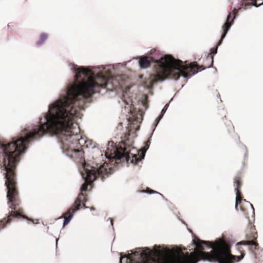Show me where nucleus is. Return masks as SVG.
<instances>
[{"mask_svg":"<svg viewBox=\"0 0 263 263\" xmlns=\"http://www.w3.org/2000/svg\"><path fill=\"white\" fill-rule=\"evenodd\" d=\"M108 220L110 221V224L113 227V220H112V219L109 218ZM112 229L114 230L113 228H112Z\"/></svg>","mask_w":263,"mask_h":263,"instance_id":"obj_31","label":"nucleus"},{"mask_svg":"<svg viewBox=\"0 0 263 263\" xmlns=\"http://www.w3.org/2000/svg\"><path fill=\"white\" fill-rule=\"evenodd\" d=\"M187 80H185L184 81V82H185V83H186V82H187Z\"/></svg>","mask_w":263,"mask_h":263,"instance_id":"obj_40","label":"nucleus"},{"mask_svg":"<svg viewBox=\"0 0 263 263\" xmlns=\"http://www.w3.org/2000/svg\"><path fill=\"white\" fill-rule=\"evenodd\" d=\"M14 143L13 142H11V140L10 141H8L6 140L1 139H0V146H3L4 145H6V147L10 146V145Z\"/></svg>","mask_w":263,"mask_h":263,"instance_id":"obj_16","label":"nucleus"},{"mask_svg":"<svg viewBox=\"0 0 263 263\" xmlns=\"http://www.w3.org/2000/svg\"><path fill=\"white\" fill-rule=\"evenodd\" d=\"M122 127V123H120L119 124V125H118V128H119L120 127Z\"/></svg>","mask_w":263,"mask_h":263,"instance_id":"obj_36","label":"nucleus"},{"mask_svg":"<svg viewBox=\"0 0 263 263\" xmlns=\"http://www.w3.org/2000/svg\"><path fill=\"white\" fill-rule=\"evenodd\" d=\"M211 60H212V62H211V64L210 66H209L207 68H214L213 66V60H214V58H213V56H211Z\"/></svg>","mask_w":263,"mask_h":263,"instance_id":"obj_24","label":"nucleus"},{"mask_svg":"<svg viewBox=\"0 0 263 263\" xmlns=\"http://www.w3.org/2000/svg\"><path fill=\"white\" fill-rule=\"evenodd\" d=\"M235 18L236 15L234 13L231 12L229 13L224 24L222 26L223 32L220 40H223L225 38L231 27L233 25Z\"/></svg>","mask_w":263,"mask_h":263,"instance_id":"obj_6","label":"nucleus"},{"mask_svg":"<svg viewBox=\"0 0 263 263\" xmlns=\"http://www.w3.org/2000/svg\"><path fill=\"white\" fill-rule=\"evenodd\" d=\"M81 176L84 181L80 188L81 193L79 194V197L76 199L71 208L68 209V212L73 213L80 210L82 208L80 197L84 196L83 192L87 191L88 187H91V183L96 180L95 175L93 174L92 167L90 166H83L81 170Z\"/></svg>","mask_w":263,"mask_h":263,"instance_id":"obj_4","label":"nucleus"},{"mask_svg":"<svg viewBox=\"0 0 263 263\" xmlns=\"http://www.w3.org/2000/svg\"><path fill=\"white\" fill-rule=\"evenodd\" d=\"M249 204H250V205L251 208V209H252V213H253V214L254 215L255 213H254V208L252 205V204H251L250 202H249Z\"/></svg>","mask_w":263,"mask_h":263,"instance_id":"obj_30","label":"nucleus"},{"mask_svg":"<svg viewBox=\"0 0 263 263\" xmlns=\"http://www.w3.org/2000/svg\"><path fill=\"white\" fill-rule=\"evenodd\" d=\"M238 245H246L250 247L251 249H256L257 247H258V244L257 242H255L254 240H243L237 243Z\"/></svg>","mask_w":263,"mask_h":263,"instance_id":"obj_12","label":"nucleus"},{"mask_svg":"<svg viewBox=\"0 0 263 263\" xmlns=\"http://www.w3.org/2000/svg\"><path fill=\"white\" fill-rule=\"evenodd\" d=\"M177 218L179 220H180L182 222V223H183L185 225H187V224L183 220L180 219V218L179 217H178Z\"/></svg>","mask_w":263,"mask_h":263,"instance_id":"obj_32","label":"nucleus"},{"mask_svg":"<svg viewBox=\"0 0 263 263\" xmlns=\"http://www.w3.org/2000/svg\"><path fill=\"white\" fill-rule=\"evenodd\" d=\"M245 149H246V153L244 155V159H245V160H246L248 159V151H247V147L246 146H245Z\"/></svg>","mask_w":263,"mask_h":263,"instance_id":"obj_23","label":"nucleus"},{"mask_svg":"<svg viewBox=\"0 0 263 263\" xmlns=\"http://www.w3.org/2000/svg\"><path fill=\"white\" fill-rule=\"evenodd\" d=\"M55 241H56V242H55V246H56V248H57V243H58V238H56Z\"/></svg>","mask_w":263,"mask_h":263,"instance_id":"obj_37","label":"nucleus"},{"mask_svg":"<svg viewBox=\"0 0 263 263\" xmlns=\"http://www.w3.org/2000/svg\"><path fill=\"white\" fill-rule=\"evenodd\" d=\"M123 259H126V260H127L128 259H130V258L129 257L127 256L126 255H123L122 253H121L119 263H121V261Z\"/></svg>","mask_w":263,"mask_h":263,"instance_id":"obj_21","label":"nucleus"},{"mask_svg":"<svg viewBox=\"0 0 263 263\" xmlns=\"http://www.w3.org/2000/svg\"><path fill=\"white\" fill-rule=\"evenodd\" d=\"M153 62V73L149 78L148 89L159 82H163L167 79L178 80L180 77L190 79L192 76L205 69H198L197 62L187 64L181 60L175 59L168 54H163L160 51L152 49L146 53Z\"/></svg>","mask_w":263,"mask_h":263,"instance_id":"obj_3","label":"nucleus"},{"mask_svg":"<svg viewBox=\"0 0 263 263\" xmlns=\"http://www.w3.org/2000/svg\"><path fill=\"white\" fill-rule=\"evenodd\" d=\"M223 40H220L218 43H217V45L216 46H217V48L221 45V44L222 43Z\"/></svg>","mask_w":263,"mask_h":263,"instance_id":"obj_27","label":"nucleus"},{"mask_svg":"<svg viewBox=\"0 0 263 263\" xmlns=\"http://www.w3.org/2000/svg\"><path fill=\"white\" fill-rule=\"evenodd\" d=\"M243 201H245V202H248L249 203V202H249V201H247L246 199H243Z\"/></svg>","mask_w":263,"mask_h":263,"instance_id":"obj_39","label":"nucleus"},{"mask_svg":"<svg viewBox=\"0 0 263 263\" xmlns=\"http://www.w3.org/2000/svg\"><path fill=\"white\" fill-rule=\"evenodd\" d=\"M234 183L236 184V185L237 187L236 189H237L238 190V188L241 186V182L239 180L235 179Z\"/></svg>","mask_w":263,"mask_h":263,"instance_id":"obj_22","label":"nucleus"},{"mask_svg":"<svg viewBox=\"0 0 263 263\" xmlns=\"http://www.w3.org/2000/svg\"><path fill=\"white\" fill-rule=\"evenodd\" d=\"M138 59V64L141 68L147 69L150 67L152 65V68H153V61H152V60H150L149 58H139Z\"/></svg>","mask_w":263,"mask_h":263,"instance_id":"obj_10","label":"nucleus"},{"mask_svg":"<svg viewBox=\"0 0 263 263\" xmlns=\"http://www.w3.org/2000/svg\"><path fill=\"white\" fill-rule=\"evenodd\" d=\"M173 98H172L170 99V100L169 102H168V103H166V104L164 105V107H163V108H162V109L161 110V112H162V114H165V113L166 111L167 110V108H168V106H169V104H170V102L173 100Z\"/></svg>","mask_w":263,"mask_h":263,"instance_id":"obj_20","label":"nucleus"},{"mask_svg":"<svg viewBox=\"0 0 263 263\" xmlns=\"http://www.w3.org/2000/svg\"><path fill=\"white\" fill-rule=\"evenodd\" d=\"M6 145L0 146V171L5 179V185L7 190L8 204L11 210L9 211L7 217L0 220V230L5 228L11 223L12 218H23L34 223V221L23 215V211L17 203L16 197V168L20 162L21 156L15 149V144L8 147Z\"/></svg>","mask_w":263,"mask_h":263,"instance_id":"obj_2","label":"nucleus"},{"mask_svg":"<svg viewBox=\"0 0 263 263\" xmlns=\"http://www.w3.org/2000/svg\"><path fill=\"white\" fill-rule=\"evenodd\" d=\"M141 192L143 193L149 194V195L153 194H158L160 196H161L165 201H167V199L166 198H165L164 196L162 194H161L157 191H155L150 188H147L146 190H142L141 191Z\"/></svg>","mask_w":263,"mask_h":263,"instance_id":"obj_14","label":"nucleus"},{"mask_svg":"<svg viewBox=\"0 0 263 263\" xmlns=\"http://www.w3.org/2000/svg\"><path fill=\"white\" fill-rule=\"evenodd\" d=\"M133 96H131L130 95V89H128L125 91L123 92V97L122 98V101L125 105V109H127V111L128 113H130L132 115L134 118V121L136 123H141L142 119L141 115L140 114H138L136 115V117H135L134 115L133 109H135L134 107V101L133 100Z\"/></svg>","mask_w":263,"mask_h":263,"instance_id":"obj_5","label":"nucleus"},{"mask_svg":"<svg viewBox=\"0 0 263 263\" xmlns=\"http://www.w3.org/2000/svg\"><path fill=\"white\" fill-rule=\"evenodd\" d=\"M67 215L66 217L64 218L63 222V227H64L66 225L68 224L71 220L72 219L74 215L71 212H68L65 213Z\"/></svg>","mask_w":263,"mask_h":263,"instance_id":"obj_13","label":"nucleus"},{"mask_svg":"<svg viewBox=\"0 0 263 263\" xmlns=\"http://www.w3.org/2000/svg\"><path fill=\"white\" fill-rule=\"evenodd\" d=\"M187 230H188V231H189V232H190V233H191L192 234L193 236H194V234L193 233V232H192V230H191V229H187Z\"/></svg>","mask_w":263,"mask_h":263,"instance_id":"obj_35","label":"nucleus"},{"mask_svg":"<svg viewBox=\"0 0 263 263\" xmlns=\"http://www.w3.org/2000/svg\"><path fill=\"white\" fill-rule=\"evenodd\" d=\"M235 18L236 15L234 13L231 12L229 13L224 24L222 26L223 32L220 40H223L225 38L231 27L233 25Z\"/></svg>","mask_w":263,"mask_h":263,"instance_id":"obj_7","label":"nucleus"},{"mask_svg":"<svg viewBox=\"0 0 263 263\" xmlns=\"http://www.w3.org/2000/svg\"><path fill=\"white\" fill-rule=\"evenodd\" d=\"M252 5L255 7H258L259 6L263 5V0H251Z\"/></svg>","mask_w":263,"mask_h":263,"instance_id":"obj_17","label":"nucleus"},{"mask_svg":"<svg viewBox=\"0 0 263 263\" xmlns=\"http://www.w3.org/2000/svg\"><path fill=\"white\" fill-rule=\"evenodd\" d=\"M151 144L150 140H147L146 142L144 143V146L143 148L142 151L145 153L147 150L148 149L149 145Z\"/></svg>","mask_w":263,"mask_h":263,"instance_id":"obj_19","label":"nucleus"},{"mask_svg":"<svg viewBox=\"0 0 263 263\" xmlns=\"http://www.w3.org/2000/svg\"><path fill=\"white\" fill-rule=\"evenodd\" d=\"M91 211H93L95 210V209L93 207H89V208Z\"/></svg>","mask_w":263,"mask_h":263,"instance_id":"obj_34","label":"nucleus"},{"mask_svg":"<svg viewBox=\"0 0 263 263\" xmlns=\"http://www.w3.org/2000/svg\"><path fill=\"white\" fill-rule=\"evenodd\" d=\"M153 250L154 255L157 256H162L168 254L170 252L169 248L164 245H155Z\"/></svg>","mask_w":263,"mask_h":263,"instance_id":"obj_9","label":"nucleus"},{"mask_svg":"<svg viewBox=\"0 0 263 263\" xmlns=\"http://www.w3.org/2000/svg\"><path fill=\"white\" fill-rule=\"evenodd\" d=\"M160 120H159L158 117H157V118L155 120V128L157 127Z\"/></svg>","mask_w":263,"mask_h":263,"instance_id":"obj_26","label":"nucleus"},{"mask_svg":"<svg viewBox=\"0 0 263 263\" xmlns=\"http://www.w3.org/2000/svg\"><path fill=\"white\" fill-rule=\"evenodd\" d=\"M242 5H245V6H249L250 5V3H243L242 4Z\"/></svg>","mask_w":263,"mask_h":263,"instance_id":"obj_33","label":"nucleus"},{"mask_svg":"<svg viewBox=\"0 0 263 263\" xmlns=\"http://www.w3.org/2000/svg\"><path fill=\"white\" fill-rule=\"evenodd\" d=\"M87 201V200H84V202H86Z\"/></svg>","mask_w":263,"mask_h":263,"instance_id":"obj_41","label":"nucleus"},{"mask_svg":"<svg viewBox=\"0 0 263 263\" xmlns=\"http://www.w3.org/2000/svg\"><path fill=\"white\" fill-rule=\"evenodd\" d=\"M164 114H162V112H160V114L158 116V118L159 120H161L164 116Z\"/></svg>","mask_w":263,"mask_h":263,"instance_id":"obj_29","label":"nucleus"},{"mask_svg":"<svg viewBox=\"0 0 263 263\" xmlns=\"http://www.w3.org/2000/svg\"><path fill=\"white\" fill-rule=\"evenodd\" d=\"M49 34L46 32H42L39 36V39L35 42V45L36 47L43 46L49 38Z\"/></svg>","mask_w":263,"mask_h":263,"instance_id":"obj_11","label":"nucleus"},{"mask_svg":"<svg viewBox=\"0 0 263 263\" xmlns=\"http://www.w3.org/2000/svg\"><path fill=\"white\" fill-rule=\"evenodd\" d=\"M63 218V217H62V216H60V217H59V218H58L55 219V220H58V219H61V218Z\"/></svg>","mask_w":263,"mask_h":263,"instance_id":"obj_38","label":"nucleus"},{"mask_svg":"<svg viewBox=\"0 0 263 263\" xmlns=\"http://www.w3.org/2000/svg\"><path fill=\"white\" fill-rule=\"evenodd\" d=\"M235 191L236 192V199H235L236 203L235 205V208L236 210H237V207H238V204L239 203H240V199H239V198H238L239 194H240V192L237 189H235Z\"/></svg>","mask_w":263,"mask_h":263,"instance_id":"obj_15","label":"nucleus"},{"mask_svg":"<svg viewBox=\"0 0 263 263\" xmlns=\"http://www.w3.org/2000/svg\"><path fill=\"white\" fill-rule=\"evenodd\" d=\"M217 46H215L212 49H211L210 52L207 57H208L209 55H210L211 57L213 56L212 55H215L217 53Z\"/></svg>","mask_w":263,"mask_h":263,"instance_id":"obj_18","label":"nucleus"},{"mask_svg":"<svg viewBox=\"0 0 263 263\" xmlns=\"http://www.w3.org/2000/svg\"><path fill=\"white\" fill-rule=\"evenodd\" d=\"M147 97L146 95H144V101L142 102L143 106H146V100L147 99Z\"/></svg>","mask_w":263,"mask_h":263,"instance_id":"obj_28","label":"nucleus"},{"mask_svg":"<svg viewBox=\"0 0 263 263\" xmlns=\"http://www.w3.org/2000/svg\"><path fill=\"white\" fill-rule=\"evenodd\" d=\"M132 253L140 258L147 257L152 255V251L149 247H139L136 249L135 251H132Z\"/></svg>","mask_w":263,"mask_h":263,"instance_id":"obj_8","label":"nucleus"},{"mask_svg":"<svg viewBox=\"0 0 263 263\" xmlns=\"http://www.w3.org/2000/svg\"><path fill=\"white\" fill-rule=\"evenodd\" d=\"M80 201L81 203L82 204V207H84L85 209H88L89 206H87L85 205V204L83 203V201L82 200V199L80 198Z\"/></svg>","mask_w":263,"mask_h":263,"instance_id":"obj_25","label":"nucleus"},{"mask_svg":"<svg viewBox=\"0 0 263 263\" xmlns=\"http://www.w3.org/2000/svg\"><path fill=\"white\" fill-rule=\"evenodd\" d=\"M126 63L98 66H79L69 62L67 66L72 74L73 81H70L62 89L58 98L51 101L47 111L42 113L35 123L27 125L18 137L11 139L15 149L21 156L25 153L31 142L48 134L58 140V153L63 156L80 159L83 166L92 167L95 179L112 173L111 165L116 160H125L135 164L139 161L138 157L130 153L133 141L130 134L125 133L121 141L120 156L116 153L112 141L108 142L107 150L110 154L103 155L98 144L91 140H85L79 134L80 128L76 120L80 119V110H84V104L89 102L101 89L115 90L123 87L125 76L114 77L111 73L120 67H124Z\"/></svg>","mask_w":263,"mask_h":263,"instance_id":"obj_1","label":"nucleus"}]
</instances>
